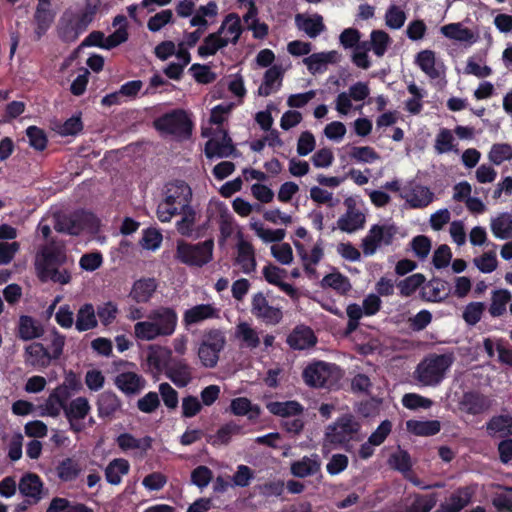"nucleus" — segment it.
Segmentation results:
<instances>
[{
	"mask_svg": "<svg viewBox=\"0 0 512 512\" xmlns=\"http://www.w3.org/2000/svg\"><path fill=\"white\" fill-rule=\"evenodd\" d=\"M90 411L91 405L86 397L79 396L70 402L67 401L64 416L72 432L80 433L86 428L85 420Z\"/></svg>",
	"mask_w": 512,
	"mask_h": 512,
	"instance_id": "nucleus-15",
	"label": "nucleus"
},
{
	"mask_svg": "<svg viewBox=\"0 0 512 512\" xmlns=\"http://www.w3.org/2000/svg\"><path fill=\"white\" fill-rule=\"evenodd\" d=\"M134 335L141 341H153L160 337L158 330L149 317L147 320L135 323Z\"/></svg>",
	"mask_w": 512,
	"mask_h": 512,
	"instance_id": "nucleus-59",
	"label": "nucleus"
},
{
	"mask_svg": "<svg viewBox=\"0 0 512 512\" xmlns=\"http://www.w3.org/2000/svg\"><path fill=\"white\" fill-rule=\"evenodd\" d=\"M321 471V459L318 454H310L293 461L290 464V473L297 478H307L317 475Z\"/></svg>",
	"mask_w": 512,
	"mask_h": 512,
	"instance_id": "nucleus-24",
	"label": "nucleus"
},
{
	"mask_svg": "<svg viewBox=\"0 0 512 512\" xmlns=\"http://www.w3.org/2000/svg\"><path fill=\"white\" fill-rule=\"evenodd\" d=\"M43 486V481L35 473H25L18 483L20 494L32 503H38L42 499Z\"/></svg>",
	"mask_w": 512,
	"mask_h": 512,
	"instance_id": "nucleus-26",
	"label": "nucleus"
},
{
	"mask_svg": "<svg viewBox=\"0 0 512 512\" xmlns=\"http://www.w3.org/2000/svg\"><path fill=\"white\" fill-rule=\"evenodd\" d=\"M406 426L408 431L419 436H432L440 431V422L437 420H409Z\"/></svg>",
	"mask_w": 512,
	"mask_h": 512,
	"instance_id": "nucleus-52",
	"label": "nucleus"
},
{
	"mask_svg": "<svg viewBox=\"0 0 512 512\" xmlns=\"http://www.w3.org/2000/svg\"><path fill=\"white\" fill-rule=\"evenodd\" d=\"M157 287L155 278H140L133 283L129 296L136 303H147L153 297Z\"/></svg>",
	"mask_w": 512,
	"mask_h": 512,
	"instance_id": "nucleus-32",
	"label": "nucleus"
},
{
	"mask_svg": "<svg viewBox=\"0 0 512 512\" xmlns=\"http://www.w3.org/2000/svg\"><path fill=\"white\" fill-rule=\"evenodd\" d=\"M101 6L100 0H86L84 10L76 15L65 13L61 19L59 34L67 42H72L82 34Z\"/></svg>",
	"mask_w": 512,
	"mask_h": 512,
	"instance_id": "nucleus-6",
	"label": "nucleus"
},
{
	"mask_svg": "<svg viewBox=\"0 0 512 512\" xmlns=\"http://www.w3.org/2000/svg\"><path fill=\"white\" fill-rule=\"evenodd\" d=\"M191 187L181 180L168 183L165 187L164 198L158 204L157 217L161 222H170L179 211L191 206Z\"/></svg>",
	"mask_w": 512,
	"mask_h": 512,
	"instance_id": "nucleus-5",
	"label": "nucleus"
},
{
	"mask_svg": "<svg viewBox=\"0 0 512 512\" xmlns=\"http://www.w3.org/2000/svg\"><path fill=\"white\" fill-rule=\"evenodd\" d=\"M235 264L244 274H251L256 270L257 262L255 249L251 242L239 237L236 244Z\"/></svg>",
	"mask_w": 512,
	"mask_h": 512,
	"instance_id": "nucleus-23",
	"label": "nucleus"
},
{
	"mask_svg": "<svg viewBox=\"0 0 512 512\" xmlns=\"http://www.w3.org/2000/svg\"><path fill=\"white\" fill-rule=\"evenodd\" d=\"M226 345V336L222 330L212 329L207 331L198 348V358L206 368H214L221 351Z\"/></svg>",
	"mask_w": 512,
	"mask_h": 512,
	"instance_id": "nucleus-12",
	"label": "nucleus"
},
{
	"mask_svg": "<svg viewBox=\"0 0 512 512\" xmlns=\"http://www.w3.org/2000/svg\"><path fill=\"white\" fill-rule=\"evenodd\" d=\"M284 69L281 65H273L269 67L263 78L262 84L258 88L260 96H269L278 91L281 87Z\"/></svg>",
	"mask_w": 512,
	"mask_h": 512,
	"instance_id": "nucleus-33",
	"label": "nucleus"
},
{
	"mask_svg": "<svg viewBox=\"0 0 512 512\" xmlns=\"http://www.w3.org/2000/svg\"><path fill=\"white\" fill-rule=\"evenodd\" d=\"M295 25L312 39L318 37L326 28L323 17L319 14H297L295 16Z\"/></svg>",
	"mask_w": 512,
	"mask_h": 512,
	"instance_id": "nucleus-30",
	"label": "nucleus"
},
{
	"mask_svg": "<svg viewBox=\"0 0 512 512\" xmlns=\"http://www.w3.org/2000/svg\"><path fill=\"white\" fill-rule=\"evenodd\" d=\"M233 107V103L215 106L211 110L209 126L202 127V135L209 138L205 145V155L209 159L229 157L235 150L227 131L222 128Z\"/></svg>",
	"mask_w": 512,
	"mask_h": 512,
	"instance_id": "nucleus-1",
	"label": "nucleus"
},
{
	"mask_svg": "<svg viewBox=\"0 0 512 512\" xmlns=\"http://www.w3.org/2000/svg\"><path fill=\"white\" fill-rule=\"evenodd\" d=\"M400 197L408 207L421 209L430 205L434 201L435 195L429 187L410 182L402 187Z\"/></svg>",
	"mask_w": 512,
	"mask_h": 512,
	"instance_id": "nucleus-16",
	"label": "nucleus"
},
{
	"mask_svg": "<svg viewBox=\"0 0 512 512\" xmlns=\"http://www.w3.org/2000/svg\"><path fill=\"white\" fill-rule=\"evenodd\" d=\"M25 364L36 370L48 367L52 361L48 349L43 344L34 342L25 348Z\"/></svg>",
	"mask_w": 512,
	"mask_h": 512,
	"instance_id": "nucleus-28",
	"label": "nucleus"
},
{
	"mask_svg": "<svg viewBox=\"0 0 512 512\" xmlns=\"http://www.w3.org/2000/svg\"><path fill=\"white\" fill-rule=\"evenodd\" d=\"M218 5L214 1L208 2L206 5H200L195 9L193 16L190 19L192 27L207 29L208 26L214 22L218 15Z\"/></svg>",
	"mask_w": 512,
	"mask_h": 512,
	"instance_id": "nucleus-34",
	"label": "nucleus"
},
{
	"mask_svg": "<svg viewBox=\"0 0 512 512\" xmlns=\"http://www.w3.org/2000/svg\"><path fill=\"white\" fill-rule=\"evenodd\" d=\"M397 232V227L390 222L372 225L361 241L363 254L372 256L379 248L391 245Z\"/></svg>",
	"mask_w": 512,
	"mask_h": 512,
	"instance_id": "nucleus-11",
	"label": "nucleus"
},
{
	"mask_svg": "<svg viewBox=\"0 0 512 512\" xmlns=\"http://www.w3.org/2000/svg\"><path fill=\"white\" fill-rule=\"evenodd\" d=\"M415 62L432 79H437L444 73L442 63L436 61L435 53L432 50L420 51Z\"/></svg>",
	"mask_w": 512,
	"mask_h": 512,
	"instance_id": "nucleus-35",
	"label": "nucleus"
},
{
	"mask_svg": "<svg viewBox=\"0 0 512 512\" xmlns=\"http://www.w3.org/2000/svg\"><path fill=\"white\" fill-rule=\"evenodd\" d=\"M336 366L323 361L314 362L308 365L303 371V378L311 387H324L332 378Z\"/></svg>",
	"mask_w": 512,
	"mask_h": 512,
	"instance_id": "nucleus-18",
	"label": "nucleus"
},
{
	"mask_svg": "<svg viewBox=\"0 0 512 512\" xmlns=\"http://www.w3.org/2000/svg\"><path fill=\"white\" fill-rule=\"evenodd\" d=\"M44 329L36 319L23 315L18 322V336L25 341L39 338L43 335Z\"/></svg>",
	"mask_w": 512,
	"mask_h": 512,
	"instance_id": "nucleus-44",
	"label": "nucleus"
},
{
	"mask_svg": "<svg viewBox=\"0 0 512 512\" xmlns=\"http://www.w3.org/2000/svg\"><path fill=\"white\" fill-rule=\"evenodd\" d=\"M51 5H37L34 19L37 24L36 35L41 38L53 22L54 15L50 9Z\"/></svg>",
	"mask_w": 512,
	"mask_h": 512,
	"instance_id": "nucleus-51",
	"label": "nucleus"
},
{
	"mask_svg": "<svg viewBox=\"0 0 512 512\" xmlns=\"http://www.w3.org/2000/svg\"><path fill=\"white\" fill-rule=\"evenodd\" d=\"M473 264L482 273H492L498 266L497 255L494 251L485 252L473 259Z\"/></svg>",
	"mask_w": 512,
	"mask_h": 512,
	"instance_id": "nucleus-62",
	"label": "nucleus"
},
{
	"mask_svg": "<svg viewBox=\"0 0 512 512\" xmlns=\"http://www.w3.org/2000/svg\"><path fill=\"white\" fill-rule=\"evenodd\" d=\"M266 408L271 414L285 419L300 416L304 410L303 406L294 400L268 402Z\"/></svg>",
	"mask_w": 512,
	"mask_h": 512,
	"instance_id": "nucleus-39",
	"label": "nucleus"
},
{
	"mask_svg": "<svg viewBox=\"0 0 512 512\" xmlns=\"http://www.w3.org/2000/svg\"><path fill=\"white\" fill-rule=\"evenodd\" d=\"M242 33L241 18L236 13H229L223 19L219 29L204 39L198 47V53L201 57L215 55L220 49L229 44L235 45Z\"/></svg>",
	"mask_w": 512,
	"mask_h": 512,
	"instance_id": "nucleus-3",
	"label": "nucleus"
},
{
	"mask_svg": "<svg viewBox=\"0 0 512 512\" xmlns=\"http://www.w3.org/2000/svg\"><path fill=\"white\" fill-rule=\"evenodd\" d=\"M241 431V426L234 423L229 422L223 426H221L216 434L211 437V444L212 445H225L228 444L231 440V438L234 435L239 434Z\"/></svg>",
	"mask_w": 512,
	"mask_h": 512,
	"instance_id": "nucleus-60",
	"label": "nucleus"
},
{
	"mask_svg": "<svg viewBox=\"0 0 512 512\" xmlns=\"http://www.w3.org/2000/svg\"><path fill=\"white\" fill-rule=\"evenodd\" d=\"M66 261L63 246L51 243L41 249L36 255L35 268L41 281H53L67 284L71 277L67 270H59V266Z\"/></svg>",
	"mask_w": 512,
	"mask_h": 512,
	"instance_id": "nucleus-2",
	"label": "nucleus"
},
{
	"mask_svg": "<svg viewBox=\"0 0 512 512\" xmlns=\"http://www.w3.org/2000/svg\"><path fill=\"white\" fill-rule=\"evenodd\" d=\"M371 36V49L377 57H382L390 47L392 40L383 30H373Z\"/></svg>",
	"mask_w": 512,
	"mask_h": 512,
	"instance_id": "nucleus-57",
	"label": "nucleus"
},
{
	"mask_svg": "<svg viewBox=\"0 0 512 512\" xmlns=\"http://www.w3.org/2000/svg\"><path fill=\"white\" fill-rule=\"evenodd\" d=\"M472 494L473 491L469 487L456 490L440 505L437 512H459L470 502Z\"/></svg>",
	"mask_w": 512,
	"mask_h": 512,
	"instance_id": "nucleus-40",
	"label": "nucleus"
},
{
	"mask_svg": "<svg viewBox=\"0 0 512 512\" xmlns=\"http://www.w3.org/2000/svg\"><path fill=\"white\" fill-rule=\"evenodd\" d=\"M352 160L361 164H372L380 160V155L370 146H352L349 151Z\"/></svg>",
	"mask_w": 512,
	"mask_h": 512,
	"instance_id": "nucleus-53",
	"label": "nucleus"
},
{
	"mask_svg": "<svg viewBox=\"0 0 512 512\" xmlns=\"http://www.w3.org/2000/svg\"><path fill=\"white\" fill-rule=\"evenodd\" d=\"M122 403L116 394L103 392L97 400L98 416L100 418L112 419L121 410Z\"/></svg>",
	"mask_w": 512,
	"mask_h": 512,
	"instance_id": "nucleus-37",
	"label": "nucleus"
},
{
	"mask_svg": "<svg viewBox=\"0 0 512 512\" xmlns=\"http://www.w3.org/2000/svg\"><path fill=\"white\" fill-rule=\"evenodd\" d=\"M250 227L264 243L280 242L286 236L284 229L266 228L261 221L254 218L250 221Z\"/></svg>",
	"mask_w": 512,
	"mask_h": 512,
	"instance_id": "nucleus-47",
	"label": "nucleus"
},
{
	"mask_svg": "<svg viewBox=\"0 0 512 512\" xmlns=\"http://www.w3.org/2000/svg\"><path fill=\"white\" fill-rule=\"evenodd\" d=\"M115 386L126 395L138 394L144 389L145 379L135 372L119 373L114 380Z\"/></svg>",
	"mask_w": 512,
	"mask_h": 512,
	"instance_id": "nucleus-29",
	"label": "nucleus"
},
{
	"mask_svg": "<svg viewBox=\"0 0 512 512\" xmlns=\"http://www.w3.org/2000/svg\"><path fill=\"white\" fill-rule=\"evenodd\" d=\"M116 443L125 453L135 452L144 454L151 448L152 438L150 436L136 438L130 433H122L116 438Z\"/></svg>",
	"mask_w": 512,
	"mask_h": 512,
	"instance_id": "nucleus-31",
	"label": "nucleus"
},
{
	"mask_svg": "<svg viewBox=\"0 0 512 512\" xmlns=\"http://www.w3.org/2000/svg\"><path fill=\"white\" fill-rule=\"evenodd\" d=\"M234 335L242 348L254 350L260 345L259 332L247 322H239Z\"/></svg>",
	"mask_w": 512,
	"mask_h": 512,
	"instance_id": "nucleus-36",
	"label": "nucleus"
},
{
	"mask_svg": "<svg viewBox=\"0 0 512 512\" xmlns=\"http://www.w3.org/2000/svg\"><path fill=\"white\" fill-rule=\"evenodd\" d=\"M490 228L493 235L502 240L512 238V214L502 212L491 218Z\"/></svg>",
	"mask_w": 512,
	"mask_h": 512,
	"instance_id": "nucleus-42",
	"label": "nucleus"
},
{
	"mask_svg": "<svg viewBox=\"0 0 512 512\" xmlns=\"http://www.w3.org/2000/svg\"><path fill=\"white\" fill-rule=\"evenodd\" d=\"M407 90L412 95V97L407 99L405 102L406 110L411 114L420 113L423 108L422 99L426 95L425 90L418 87L414 82L408 84Z\"/></svg>",
	"mask_w": 512,
	"mask_h": 512,
	"instance_id": "nucleus-54",
	"label": "nucleus"
},
{
	"mask_svg": "<svg viewBox=\"0 0 512 512\" xmlns=\"http://www.w3.org/2000/svg\"><path fill=\"white\" fill-rule=\"evenodd\" d=\"M454 362L453 352L429 354L417 365L414 378L422 386L436 387L445 379Z\"/></svg>",
	"mask_w": 512,
	"mask_h": 512,
	"instance_id": "nucleus-4",
	"label": "nucleus"
},
{
	"mask_svg": "<svg viewBox=\"0 0 512 512\" xmlns=\"http://www.w3.org/2000/svg\"><path fill=\"white\" fill-rule=\"evenodd\" d=\"M97 326L96 312L92 304H84L77 312L75 328L79 332L91 330Z\"/></svg>",
	"mask_w": 512,
	"mask_h": 512,
	"instance_id": "nucleus-48",
	"label": "nucleus"
},
{
	"mask_svg": "<svg viewBox=\"0 0 512 512\" xmlns=\"http://www.w3.org/2000/svg\"><path fill=\"white\" fill-rule=\"evenodd\" d=\"M165 376L178 388H184L194 378L193 368L185 359L173 357L167 365Z\"/></svg>",
	"mask_w": 512,
	"mask_h": 512,
	"instance_id": "nucleus-20",
	"label": "nucleus"
},
{
	"mask_svg": "<svg viewBox=\"0 0 512 512\" xmlns=\"http://www.w3.org/2000/svg\"><path fill=\"white\" fill-rule=\"evenodd\" d=\"M344 205L346 211L338 218L336 222L337 229L347 234H353L362 230L365 227L367 218L363 203L349 197L345 199Z\"/></svg>",
	"mask_w": 512,
	"mask_h": 512,
	"instance_id": "nucleus-13",
	"label": "nucleus"
},
{
	"mask_svg": "<svg viewBox=\"0 0 512 512\" xmlns=\"http://www.w3.org/2000/svg\"><path fill=\"white\" fill-rule=\"evenodd\" d=\"M488 157L493 164L500 165L504 161L512 158V147L505 143L494 144L491 147Z\"/></svg>",
	"mask_w": 512,
	"mask_h": 512,
	"instance_id": "nucleus-64",
	"label": "nucleus"
},
{
	"mask_svg": "<svg viewBox=\"0 0 512 512\" xmlns=\"http://www.w3.org/2000/svg\"><path fill=\"white\" fill-rule=\"evenodd\" d=\"M294 245L305 272L309 276H315L316 266L324 257L323 243L321 241L316 242L310 250L306 249L303 244L297 241H294Z\"/></svg>",
	"mask_w": 512,
	"mask_h": 512,
	"instance_id": "nucleus-21",
	"label": "nucleus"
},
{
	"mask_svg": "<svg viewBox=\"0 0 512 512\" xmlns=\"http://www.w3.org/2000/svg\"><path fill=\"white\" fill-rule=\"evenodd\" d=\"M424 282H425V277L422 274H420V273L413 274V275L401 280L398 283V288H399L400 294L402 296L408 297V296L412 295Z\"/></svg>",
	"mask_w": 512,
	"mask_h": 512,
	"instance_id": "nucleus-63",
	"label": "nucleus"
},
{
	"mask_svg": "<svg viewBox=\"0 0 512 512\" xmlns=\"http://www.w3.org/2000/svg\"><path fill=\"white\" fill-rule=\"evenodd\" d=\"M130 470L129 462L124 458H116L109 462L105 468L106 481L111 485H119L122 477Z\"/></svg>",
	"mask_w": 512,
	"mask_h": 512,
	"instance_id": "nucleus-45",
	"label": "nucleus"
},
{
	"mask_svg": "<svg viewBox=\"0 0 512 512\" xmlns=\"http://www.w3.org/2000/svg\"><path fill=\"white\" fill-rule=\"evenodd\" d=\"M251 313L257 319L268 325L278 324L283 316L281 308L271 305L262 292H258L253 295Z\"/></svg>",
	"mask_w": 512,
	"mask_h": 512,
	"instance_id": "nucleus-17",
	"label": "nucleus"
},
{
	"mask_svg": "<svg viewBox=\"0 0 512 512\" xmlns=\"http://www.w3.org/2000/svg\"><path fill=\"white\" fill-rule=\"evenodd\" d=\"M98 226L99 222L96 216L85 211L56 215L54 222V228L57 232L69 235H79L84 231L94 233Z\"/></svg>",
	"mask_w": 512,
	"mask_h": 512,
	"instance_id": "nucleus-8",
	"label": "nucleus"
},
{
	"mask_svg": "<svg viewBox=\"0 0 512 512\" xmlns=\"http://www.w3.org/2000/svg\"><path fill=\"white\" fill-rule=\"evenodd\" d=\"M434 149L437 154L457 152L455 138L449 129L443 128L439 131L435 138Z\"/></svg>",
	"mask_w": 512,
	"mask_h": 512,
	"instance_id": "nucleus-55",
	"label": "nucleus"
},
{
	"mask_svg": "<svg viewBox=\"0 0 512 512\" xmlns=\"http://www.w3.org/2000/svg\"><path fill=\"white\" fill-rule=\"evenodd\" d=\"M406 18V13L401 7L390 5L385 13V24L390 29L398 30L403 27Z\"/></svg>",
	"mask_w": 512,
	"mask_h": 512,
	"instance_id": "nucleus-61",
	"label": "nucleus"
},
{
	"mask_svg": "<svg viewBox=\"0 0 512 512\" xmlns=\"http://www.w3.org/2000/svg\"><path fill=\"white\" fill-rule=\"evenodd\" d=\"M172 351L161 346H150L147 353V365L149 370L154 374L166 372L167 365L172 360Z\"/></svg>",
	"mask_w": 512,
	"mask_h": 512,
	"instance_id": "nucleus-27",
	"label": "nucleus"
},
{
	"mask_svg": "<svg viewBox=\"0 0 512 512\" xmlns=\"http://www.w3.org/2000/svg\"><path fill=\"white\" fill-rule=\"evenodd\" d=\"M487 430L490 435H510L512 434V417L508 415H500L493 417L487 423Z\"/></svg>",
	"mask_w": 512,
	"mask_h": 512,
	"instance_id": "nucleus-58",
	"label": "nucleus"
},
{
	"mask_svg": "<svg viewBox=\"0 0 512 512\" xmlns=\"http://www.w3.org/2000/svg\"><path fill=\"white\" fill-rule=\"evenodd\" d=\"M176 215H181V219L176 222L177 231L183 236H192L195 231L197 216L194 208L190 206L187 209H183V211L177 212Z\"/></svg>",
	"mask_w": 512,
	"mask_h": 512,
	"instance_id": "nucleus-50",
	"label": "nucleus"
},
{
	"mask_svg": "<svg viewBox=\"0 0 512 512\" xmlns=\"http://www.w3.org/2000/svg\"><path fill=\"white\" fill-rule=\"evenodd\" d=\"M55 471L62 482H74L81 475L82 466L76 458L66 457L58 462Z\"/></svg>",
	"mask_w": 512,
	"mask_h": 512,
	"instance_id": "nucleus-38",
	"label": "nucleus"
},
{
	"mask_svg": "<svg viewBox=\"0 0 512 512\" xmlns=\"http://www.w3.org/2000/svg\"><path fill=\"white\" fill-rule=\"evenodd\" d=\"M149 318L154 323L160 337L171 336L177 327L178 315L169 307H160L150 312Z\"/></svg>",
	"mask_w": 512,
	"mask_h": 512,
	"instance_id": "nucleus-19",
	"label": "nucleus"
},
{
	"mask_svg": "<svg viewBox=\"0 0 512 512\" xmlns=\"http://www.w3.org/2000/svg\"><path fill=\"white\" fill-rule=\"evenodd\" d=\"M512 294L507 289H498L492 292L489 313L492 317H500L506 312L507 304L511 301Z\"/></svg>",
	"mask_w": 512,
	"mask_h": 512,
	"instance_id": "nucleus-49",
	"label": "nucleus"
},
{
	"mask_svg": "<svg viewBox=\"0 0 512 512\" xmlns=\"http://www.w3.org/2000/svg\"><path fill=\"white\" fill-rule=\"evenodd\" d=\"M231 412L236 416H244L250 414V418L257 417L260 414V408L252 405L251 401L246 397H238L231 401Z\"/></svg>",
	"mask_w": 512,
	"mask_h": 512,
	"instance_id": "nucleus-56",
	"label": "nucleus"
},
{
	"mask_svg": "<svg viewBox=\"0 0 512 512\" xmlns=\"http://www.w3.org/2000/svg\"><path fill=\"white\" fill-rule=\"evenodd\" d=\"M214 242L212 239L197 244L184 241L177 243L176 258L189 266L202 267L213 258Z\"/></svg>",
	"mask_w": 512,
	"mask_h": 512,
	"instance_id": "nucleus-9",
	"label": "nucleus"
},
{
	"mask_svg": "<svg viewBox=\"0 0 512 512\" xmlns=\"http://www.w3.org/2000/svg\"><path fill=\"white\" fill-rule=\"evenodd\" d=\"M339 61V54L337 51H324L313 53L303 59L304 65L312 75L324 73L329 64H334Z\"/></svg>",
	"mask_w": 512,
	"mask_h": 512,
	"instance_id": "nucleus-25",
	"label": "nucleus"
},
{
	"mask_svg": "<svg viewBox=\"0 0 512 512\" xmlns=\"http://www.w3.org/2000/svg\"><path fill=\"white\" fill-rule=\"evenodd\" d=\"M361 428L360 422L351 414L339 417L326 427L324 445H343L354 439Z\"/></svg>",
	"mask_w": 512,
	"mask_h": 512,
	"instance_id": "nucleus-10",
	"label": "nucleus"
},
{
	"mask_svg": "<svg viewBox=\"0 0 512 512\" xmlns=\"http://www.w3.org/2000/svg\"><path fill=\"white\" fill-rule=\"evenodd\" d=\"M287 342L293 349L304 350L315 345L316 337L310 328L300 326L288 336Z\"/></svg>",
	"mask_w": 512,
	"mask_h": 512,
	"instance_id": "nucleus-41",
	"label": "nucleus"
},
{
	"mask_svg": "<svg viewBox=\"0 0 512 512\" xmlns=\"http://www.w3.org/2000/svg\"><path fill=\"white\" fill-rule=\"evenodd\" d=\"M80 383L77 381L75 375L70 373L65 378V381L54 388L47 399L38 406L39 415L42 417L58 418L72 394L79 390Z\"/></svg>",
	"mask_w": 512,
	"mask_h": 512,
	"instance_id": "nucleus-7",
	"label": "nucleus"
},
{
	"mask_svg": "<svg viewBox=\"0 0 512 512\" xmlns=\"http://www.w3.org/2000/svg\"><path fill=\"white\" fill-rule=\"evenodd\" d=\"M488 407L489 402L486 397L475 392L465 393L460 402L461 410L471 415L483 413Z\"/></svg>",
	"mask_w": 512,
	"mask_h": 512,
	"instance_id": "nucleus-43",
	"label": "nucleus"
},
{
	"mask_svg": "<svg viewBox=\"0 0 512 512\" xmlns=\"http://www.w3.org/2000/svg\"><path fill=\"white\" fill-rule=\"evenodd\" d=\"M219 312L214 304H197L184 311L182 322L186 328H189L206 320L218 318Z\"/></svg>",
	"mask_w": 512,
	"mask_h": 512,
	"instance_id": "nucleus-22",
	"label": "nucleus"
},
{
	"mask_svg": "<svg viewBox=\"0 0 512 512\" xmlns=\"http://www.w3.org/2000/svg\"><path fill=\"white\" fill-rule=\"evenodd\" d=\"M155 127L162 133L177 137H187L191 132V122L184 111L175 110L159 117Z\"/></svg>",
	"mask_w": 512,
	"mask_h": 512,
	"instance_id": "nucleus-14",
	"label": "nucleus"
},
{
	"mask_svg": "<svg viewBox=\"0 0 512 512\" xmlns=\"http://www.w3.org/2000/svg\"><path fill=\"white\" fill-rule=\"evenodd\" d=\"M440 31L445 37L458 42L473 44L476 41L473 32L464 27L461 23L444 25L441 27Z\"/></svg>",
	"mask_w": 512,
	"mask_h": 512,
	"instance_id": "nucleus-46",
	"label": "nucleus"
}]
</instances>
